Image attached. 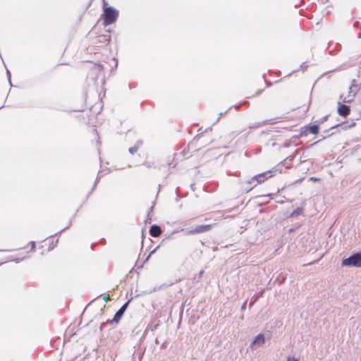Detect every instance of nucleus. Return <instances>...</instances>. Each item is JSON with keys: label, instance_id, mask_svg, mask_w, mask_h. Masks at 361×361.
<instances>
[{"label": "nucleus", "instance_id": "1", "mask_svg": "<svg viewBox=\"0 0 361 361\" xmlns=\"http://www.w3.org/2000/svg\"><path fill=\"white\" fill-rule=\"evenodd\" d=\"M57 243V238L50 236L39 242L37 247L34 241H30L23 249L26 250L27 253L34 252L37 249L40 255H44L53 250L56 246Z\"/></svg>", "mask_w": 361, "mask_h": 361}, {"label": "nucleus", "instance_id": "2", "mask_svg": "<svg viewBox=\"0 0 361 361\" xmlns=\"http://www.w3.org/2000/svg\"><path fill=\"white\" fill-rule=\"evenodd\" d=\"M276 171V170L273 169L257 174L250 178V180L248 181V183L252 184V187H255L257 185L262 184L267 180L273 177L275 175Z\"/></svg>", "mask_w": 361, "mask_h": 361}, {"label": "nucleus", "instance_id": "3", "mask_svg": "<svg viewBox=\"0 0 361 361\" xmlns=\"http://www.w3.org/2000/svg\"><path fill=\"white\" fill-rule=\"evenodd\" d=\"M118 16V11L111 7H104L102 18L104 20V25H109L114 23Z\"/></svg>", "mask_w": 361, "mask_h": 361}, {"label": "nucleus", "instance_id": "4", "mask_svg": "<svg viewBox=\"0 0 361 361\" xmlns=\"http://www.w3.org/2000/svg\"><path fill=\"white\" fill-rule=\"evenodd\" d=\"M204 142L205 140L204 135L197 136L188 144V150L191 152L198 151L203 147Z\"/></svg>", "mask_w": 361, "mask_h": 361}, {"label": "nucleus", "instance_id": "5", "mask_svg": "<svg viewBox=\"0 0 361 361\" xmlns=\"http://www.w3.org/2000/svg\"><path fill=\"white\" fill-rule=\"evenodd\" d=\"M343 266L361 267V254L356 253L342 261Z\"/></svg>", "mask_w": 361, "mask_h": 361}, {"label": "nucleus", "instance_id": "6", "mask_svg": "<svg viewBox=\"0 0 361 361\" xmlns=\"http://www.w3.org/2000/svg\"><path fill=\"white\" fill-rule=\"evenodd\" d=\"M213 228L212 224L200 225L195 227L194 228L188 231L190 235H196L202 233H206Z\"/></svg>", "mask_w": 361, "mask_h": 361}, {"label": "nucleus", "instance_id": "7", "mask_svg": "<svg viewBox=\"0 0 361 361\" xmlns=\"http://www.w3.org/2000/svg\"><path fill=\"white\" fill-rule=\"evenodd\" d=\"M129 301L126 302L118 310V312L115 314L113 319L111 320V323H118L120 319H121L123 313L125 312V311L126 310L128 306V304H129Z\"/></svg>", "mask_w": 361, "mask_h": 361}, {"label": "nucleus", "instance_id": "8", "mask_svg": "<svg viewBox=\"0 0 361 361\" xmlns=\"http://www.w3.org/2000/svg\"><path fill=\"white\" fill-rule=\"evenodd\" d=\"M337 111L340 116L346 117L347 116L349 115L350 112V109L349 106H347L345 104H341L339 103Z\"/></svg>", "mask_w": 361, "mask_h": 361}, {"label": "nucleus", "instance_id": "9", "mask_svg": "<svg viewBox=\"0 0 361 361\" xmlns=\"http://www.w3.org/2000/svg\"><path fill=\"white\" fill-rule=\"evenodd\" d=\"M161 229L160 228V226H157V225H153L152 226H151L150 229H149V234L152 236V237H159L161 234Z\"/></svg>", "mask_w": 361, "mask_h": 361}, {"label": "nucleus", "instance_id": "10", "mask_svg": "<svg viewBox=\"0 0 361 361\" xmlns=\"http://www.w3.org/2000/svg\"><path fill=\"white\" fill-rule=\"evenodd\" d=\"M264 335L262 334H259L256 336L255 340L251 343V347H253L255 345H261L264 344Z\"/></svg>", "mask_w": 361, "mask_h": 361}, {"label": "nucleus", "instance_id": "11", "mask_svg": "<svg viewBox=\"0 0 361 361\" xmlns=\"http://www.w3.org/2000/svg\"><path fill=\"white\" fill-rule=\"evenodd\" d=\"M308 128L310 133L313 135H317L319 133V127L317 125H312L310 126Z\"/></svg>", "mask_w": 361, "mask_h": 361}, {"label": "nucleus", "instance_id": "12", "mask_svg": "<svg viewBox=\"0 0 361 361\" xmlns=\"http://www.w3.org/2000/svg\"><path fill=\"white\" fill-rule=\"evenodd\" d=\"M302 208H298L296 209L295 210H294L291 214H290V217H294L295 216H298V215H300L302 214Z\"/></svg>", "mask_w": 361, "mask_h": 361}, {"label": "nucleus", "instance_id": "13", "mask_svg": "<svg viewBox=\"0 0 361 361\" xmlns=\"http://www.w3.org/2000/svg\"><path fill=\"white\" fill-rule=\"evenodd\" d=\"M138 150V147L137 146H133L129 149V152L132 154L136 153Z\"/></svg>", "mask_w": 361, "mask_h": 361}, {"label": "nucleus", "instance_id": "14", "mask_svg": "<svg viewBox=\"0 0 361 361\" xmlns=\"http://www.w3.org/2000/svg\"><path fill=\"white\" fill-rule=\"evenodd\" d=\"M286 361H298V360L292 357H288Z\"/></svg>", "mask_w": 361, "mask_h": 361}, {"label": "nucleus", "instance_id": "15", "mask_svg": "<svg viewBox=\"0 0 361 361\" xmlns=\"http://www.w3.org/2000/svg\"><path fill=\"white\" fill-rule=\"evenodd\" d=\"M104 300L105 302H108L109 300H110V296H109V295H105V296L104 297Z\"/></svg>", "mask_w": 361, "mask_h": 361}, {"label": "nucleus", "instance_id": "16", "mask_svg": "<svg viewBox=\"0 0 361 361\" xmlns=\"http://www.w3.org/2000/svg\"><path fill=\"white\" fill-rule=\"evenodd\" d=\"M311 179H312V180H315V181H316V180H317V178H312Z\"/></svg>", "mask_w": 361, "mask_h": 361}]
</instances>
